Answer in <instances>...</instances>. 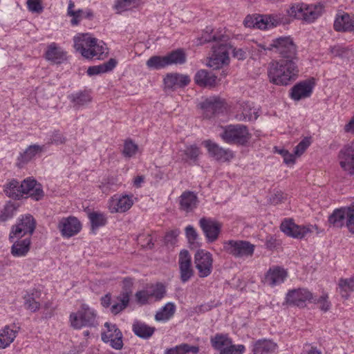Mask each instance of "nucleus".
Instances as JSON below:
<instances>
[{"instance_id": "obj_50", "label": "nucleus", "mask_w": 354, "mask_h": 354, "mask_svg": "<svg viewBox=\"0 0 354 354\" xmlns=\"http://www.w3.org/2000/svg\"><path fill=\"white\" fill-rule=\"evenodd\" d=\"M165 56H153L147 61V66L150 69H160L167 66Z\"/></svg>"}, {"instance_id": "obj_14", "label": "nucleus", "mask_w": 354, "mask_h": 354, "mask_svg": "<svg viewBox=\"0 0 354 354\" xmlns=\"http://www.w3.org/2000/svg\"><path fill=\"white\" fill-rule=\"evenodd\" d=\"M106 330L102 333V339L107 343L110 342L111 346L115 349H120L122 347V335L120 330L115 324L108 322L104 324Z\"/></svg>"}, {"instance_id": "obj_57", "label": "nucleus", "mask_w": 354, "mask_h": 354, "mask_svg": "<svg viewBox=\"0 0 354 354\" xmlns=\"http://www.w3.org/2000/svg\"><path fill=\"white\" fill-rule=\"evenodd\" d=\"M274 152L278 153L283 158L286 164H293L295 161V156L285 149L274 147Z\"/></svg>"}, {"instance_id": "obj_46", "label": "nucleus", "mask_w": 354, "mask_h": 354, "mask_svg": "<svg viewBox=\"0 0 354 354\" xmlns=\"http://www.w3.org/2000/svg\"><path fill=\"white\" fill-rule=\"evenodd\" d=\"M88 216L93 230L105 225L107 222L106 214L100 212H90Z\"/></svg>"}, {"instance_id": "obj_22", "label": "nucleus", "mask_w": 354, "mask_h": 354, "mask_svg": "<svg viewBox=\"0 0 354 354\" xmlns=\"http://www.w3.org/2000/svg\"><path fill=\"white\" fill-rule=\"evenodd\" d=\"M190 77L187 75L177 73H167L164 77L163 82L166 89L175 90L188 85Z\"/></svg>"}, {"instance_id": "obj_53", "label": "nucleus", "mask_w": 354, "mask_h": 354, "mask_svg": "<svg viewBox=\"0 0 354 354\" xmlns=\"http://www.w3.org/2000/svg\"><path fill=\"white\" fill-rule=\"evenodd\" d=\"M24 306L27 310L35 312L39 309L40 304L36 301L32 295L27 294L24 297Z\"/></svg>"}, {"instance_id": "obj_36", "label": "nucleus", "mask_w": 354, "mask_h": 354, "mask_svg": "<svg viewBox=\"0 0 354 354\" xmlns=\"http://www.w3.org/2000/svg\"><path fill=\"white\" fill-rule=\"evenodd\" d=\"M201 153L199 148L196 145L186 146L184 149L178 151L179 158L184 162L194 161L195 162Z\"/></svg>"}, {"instance_id": "obj_40", "label": "nucleus", "mask_w": 354, "mask_h": 354, "mask_svg": "<svg viewBox=\"0 0 354 354\" xmlns=\"http://www.w3.org/2000/svg\"><path fill=\"white\" fill-rule=\"evenodd\" d=\"M347 207L336 209L329 217V223L334 227H341L346 224Z\"/></svg>"}, {"instance_id": "obj_58", "label": "nucleus", "mask_w": 354, "mask_h": 354, "mask_svg": "<svg viewBox=\"0 0 354 354\" xmlns=\"http://www.w3.org/2000/svg\"><path fill=\"white\" fill-rule=\"evenodd\" d=\"M136 3V0H119L115 8L118 12H122L129 10Z\"/></svg>"}, {"instance_id": "obj_8", "label": "nucleus", "mask_w": 354, "mask_h": 354, "mask_svg": "<svg viewBox=\"0 0 354 354\" xmlns=\"http://www.w3.org/2000/svg\"><path fill=\"white\" fill-rule=\"evenodd\" d=\"M254 248V245L246 241L230 240L223 243L224 250L235 258L252 257Z\"/></svg>"}, {"instance_id": "obj_16", "label": "nucleus", "mask_w": 354, "mask_h": 354, "mask_svg": "<svg viewBox=\"0 0 354 354\" xmlns=\"http://www.w3.org/2000/svg\"><path fill=\"white\" fill-rule=\"evenodd\" d=\"M259 117V109L253 102L243 101L239 103L235 118L239 121L255 120Z\"/></svg>"}, {"instance_id": "obj_17", "label": "nucleus", "mask_w": 354, "mask_h": 354, "mask_svg": "<svg viewBox=\"0 0 354 354\" xmlns=\"http://www.w3.org/2000/svg\"><path fill=\"white\" fill-rule=\"evenodd\" d=\"M313 226L298 225L291 221H285L281 225V230L286 234L295 239H303L313 232Z\"/></svg>"}, {"instance_id": "obj_29", "label": "nucleus", "mask_w": 354, "mask_h": 354, "mask_svg": "<svg viewBox=\"0 0 354 354\" xmlns=\"http://www.w3.org/2000/svg\"><path fill=\"white\" fill-rule=\"evenodd\" d=\"M47 60L53 64H60L66 59V53L55 43H51L45 53Z\"/></svg>"}, {"instance_id": "obj_60", "label": "nucleus", "mask_w": 354, "mask_h": 354, "mask_svg": "<svg viewBox=\"0 0 354 354\" xmlns=\"http://www.w3.org/2000/svg\"><path fill=\"white\" fill-rule=\"evenodd\" d=\"M245 351V346L242 344H231L229 348L221 351L220 354H243Z\"/></svg>"}, {"instance_id": "obj_24", "label": "nucleus", "mask_w": 354, "mask_h": 354, "mask_svg": "<svg viewBox=\"0 0 354 354\" xmlns=\"http://www.w3.org/2000/svg\"><path fill=\"white\" fill-rule=\"evenodd\" d=\"M203 145L207 148L209 156L217 160L226 161L233 158V153L231 151L219 147L211 140H205L203 142Z\"/></svg>"}, {"instance_id": "obj_31", "label": "nucleus", "mask_w": 354, "mask_h": 354, "mask_svg": "<svg viewBox=\"0 0 354 354\" xmlns=\"http://www.w3.org/2000/svg\"><path fill=\"white\" fill-rule=\"evenodd\" d=\"M334 28L337 31L354 30V15L351 16L345 13L337 16L334 23Z\"/></svg>"}, {"instance_id": "obj_5", "label": "nucleus", "mask_w": 354, "mask_h": 354, "mask_svg": "<svg viewBox=\"0 0 354 354\" xmlns=\"http://www.w3.org/2000/svg\"><path fill=\"white\" fill-rule=\"evenodd\" d=\"M221 137L227 143L243 145L249 141L251 135L246 126L235 124L225 127Z\"/></svg>"}, {"instance_id": "obj_54", "label": "nucleus", "mask_w": 354, "mask_h": 354, "mask_svg": "<svg viewBox=\"0 0 354 354\" xmlns=\"http://www.w3.org/2000/svg\"><path fill=\"white\" fill-rule=\"evenodd\" d=\"M138 145L132 140H126L124 145L122 153L125 157L131 158L138 151Z\"/></svg>"}, {"instance_id": "obj_12", "label": "nucleus", "mask_w": 354, "mask_h": 354, "mask_svg": "<svg viewBox=\"0 0 354 354\" xmlns=\"http://www.w3.org/2000/svg\"><path fill=\"white\" fill-rule=\"evenodd\" d=\"M133 203L132 194L115 195L109 199L108 209L112 214L124 213L133 206Z\"/></svg>"}, {"instance_id": "obj_51", "label": "nucleus", "mask_w": 354, "mask_h": 354, "mask_svg": "<svg viewBox=\"0 0 354 354\" xmlns=\"http://www.w3.org/2000/svg\"><path fill=\"white\" fill-rule=\"evenodd\" d=\"M136 302L140 305H146L153 302L148 288L138 291L135 294Z\"/></svg>"}, {"instance_id": "obj_7", "label": "nucleus", "mask_w": 354, "mask_h": 354, "mask_svg": "<svg viewBox=\"0 0 354 354\" xmlns=\"http://www.w3.org/2000/svg\"><path fill=\"white\" fill-rule=\"evenodd\" d=\"M232 46L226 42H218L212 46V53L207 65L214 69H219L230 62L229 52Z\"/></svg>"}, {"instance_id": "obj_6", "label": "nucleus", "mask_w": 354, "mask_h": 354, "mask_svg": "<svg viewBox=\"0 0 354 354\" xmlns=\"http://www.w3.org/2000/svg\"><path fill=\"white\" fill-rule=\"evenodd\" d=\"M36 227V221L30 214L21 216L15 225H12L9 234V239H19L26 235L29 237L33 234Z\"/></svg>"}, {"instance_id": "obj_13", "label": "nucleus", "mask_w": 354, "mask_h": 354, "mask_svg": "<svg viewBox=\"0 0 354 354\" xmlns=\"http://www.w3.org/2000/svg\"><path fill=\"white\" fill-rule=\"evenodd\" d=\"M338 160L341 168L344 171L354 175V142L344 145L340 149Z\"/></svg>"}, {"instance_id": "obj_26", "label": "nucleus", "mask_w": 354, "mask_h": 354, "mask_svg": "<svg viewBox=\"0 0 354 354\" xmlns=\"http://www.w3.org/2000/svg\"><path fill=\"white\" fill-rule=\"evenodd\" d=\"M287 277L286 271L279 267H274L270 268L267 272L264 283L270 286H274L283 283Z\"/></svg>"}, {"instance_id": "obj_35", "label": "nucleus", "mask_w": 354, "mask_h": 354, "mask_svg": "<svg viewBox=\"0 0 354 354\" xmlns=\"http://www.w3.org/2000/svg\"><path fill=\"white\" fill-rule=\"evenodd\" d=\"M277 345L270 340H259L253 348L254 354H268L276 351Z\"/></svg>"}, {"instance_id": "obj_42", "label": "nucleus", "mask_w": 354, "mask_h": 354, "mask_svg": "<svg viewBox=\"0 0 354 354\" xmlns=\"http://www.w3.org/2000/svg\"><path fill=\"white\" fill-rule=\"evenodd\" d=\"M199 352V347L197 346H191L188 344H181L173 348L165 350L164 354H187L192 353L197 354Z\"/></svg>"}, {"instance_id": "obj_63", "label": "nucleus", "mask_w": 354, "mask_h": 354, "mask_svg": "<svg viewBox=\"0 0 354 354\" xmlns=\"http://www.w3.org/2000/svg\"><path fill=\"white\" fill-rule=\"evenodd\" d=\"M179 234L178 230H173L169 232H168L165 236V242L167 245H173L175 244L176 238L178 237Z\"/></svg>"}, {"instance_id": "obj_23", "label": "nucleus", "mask_w": 354, "mask_h": 354, "mask_svg": "<svg viewBox=\"0 0 354 354\" xmlns=\"http://www.w3.org/2000/svg\"><path fill=\"white\" fill-rule=\"evenodd\" d=\"M314 82L312 80H305L296 84L290 91V97L296 101L306 98L310 96Z\"/></svg>"}, {"instance_id": "obj_56", "label": "nucleus", "mask_w": 354, "mask_h": 354, "mask_svg": "<svg viewBox=\"0 0 354 354\" xmlns=\"http://www.w3.org/2000/svg\"><path fill=\"white\" fill-rule=\"evenodd\" d=\"M346 227L350 232L354 234V203L347 207Z\"/></svg>"}, {"instance_id": "obj_11", "label": "nucleus", "mask_w": 354, "mask_h": 354, "mask_svg": "<svg viewBox=\"0 0 354 354\" xmlns=\"http://www.w3.org/2000/svg\"><path fill=\"white\" fill-rule=\"evenodd\" d=\"M278 19L271 15H248L243 20V25L247 28L261 30L273 28L278 24Z\"/></svg>"}, {"instance_id": "obj_61", "label": "nucleus", "mask_w": 354, "mask_h": 354, "mask_svg": "<svg viewBox=\"0 0 354 354\" xmlns=\"http://www.w3.org/2000/svg\"><path fill=\"white\" fill-rule=\"evenodd\" d=\"M286 198V195H285L281 191H276L271 194L269 198V201L272 205H277L283 202Z\"/></svg>"}, {"instance_id": "obj_2", "label": "nucleus", "mask_w": 354, "mask_h": 354, "mask_svg": "<svg viewBox=\"0 0 354 354\" xmlns=\"http://www.w3.org/2000/svg\"><path fill=\"white\" fill-rule=\"evenodd\" d=\"M73 41L76 50L86 59H102L103 55L107 54L104 42L88 33H78L74 37Z\"/></svg>"}, {"instance_id": "obj_38", "label": "nucleus", "mask_w": 354, "mask_h": 354, "mask_svg": "<svg viewBox=\"0 0 354 354\" xmlns=\"http://www.w3.org/2000/svg\"><path fill=\"white\" fill-rule=\"evenodd\" d=\"M117 65V61L115 59H110L108 62L98 66H90L87 70L88 75H95L104 73L112 71Z\"/></svg>"}, {"instance_id": "obj_30", "label": "nucleus", "mask_w": 354, "mask_h": 354, "mask_svg": "<svg viewBox=\"0 0 354 354\" xmlns=\"http://www.w3.org/2000/svg\"><path fill=\"white\" fill-rule=\"evenodd\" d=\"M179 203L181 210L189 212L196 207L198 198L194 192H185L179 198Z\"/></svg>"}, {"instance_id": "obj_15", "label": "nucleus", "mask_w": 354, "mask_h": 354, "mask_svg": "<svg viewBox=\"0 0 354 354\" xmlns=\"http://www.w3.org/2000/svg\"><path fill=\"white\" fill-rule=\"evenodd\" d=\"M180 279L183 283H186L194 276L192 266V258L189 252L183 250L180 251L178 258Z\"/></svg>"}, {"instance_id": "obj_37", "label": "nucleus", "mask_w": 354, "mask_h": 354, "mask_svg": "<svg viewBox=\"0 0 354 354\" xmlns=\"http://www.w3.org/2000/svg\"><path fill=\"white\" fill-rule=\"evenodd\" d=\"M176 312V306L174 303L168 302L155 315V319L157 322H167L169 320Z\"/></svg>"}, {"instance_id": "obj_44", "label": "nucleus", "mask_w": 354, "mask_h": 354, "mask_svg": "<svg viewBox=\"0 0 354 354\" xmlns=\"http://www.w3.org/2000/svg\"><path fill=\"white\" fill-rule=\"evenodd\" d=\"M69 99L73 104V106L77 109L88 104L92 100L91 95L86 92H79L72 94L69 96Z\"/></svg>"}, {"instance_id": "obj_45", "label": "nucleus", "mask_w": 354, "mask_h": 354, "mask_svg": "<svg viewBox=\"0 0 354 354\" xmlns=\"http://www.w3.org/2000/svg\"><path fill=\"white\" fill-rule=\"evenodd\" d=\"M43 150V147L34 145L28 147L26 151L21 154L19 160L22 163H26L30 161L35 156L41 153Z\"/></svg>"}, {"instance_id": "obj_59", "label": "nucleus", "mask_w": 354, "mask_h": 354, "mask_svg": "<svg viewBox=\"0 0 354 354\" xmlns=\"http://www.w3.org/2000/svg\"><path fill=\"white\" fill-rule=\"evenodd\" d=\"M27 6L28 10L33 13H41L44 10L41 0H28Z\"/></svg>"}, {"instance_id": "obj_41", "label": "nucleus", "mask_w": 354, "mask_h": 354, "mask_svg": "<svg viewBox=\"0 0 354 354\" xmlns=\"http://www.w3.org/2000/svg\"><path fill=\"white\" fill-rule=\"evenodd\" d=\"M133 331L139 337L147 339L153 334L155 328L140 322H136L133 324Z\"/></svg>"}, {"instance_id": "obj_48", "label": "nucleus", "mask_w": 354, "mask_h": 354, "mask_svg": "<svg viewBox=\"0 0 354 354\" xmlns=\"http://www.w3.org/2000/svg\"><path fill=\"white\" fill-rule=\"evenodd\" d=\"M167 66L172 64H182L186 61V56L181 50H177L171 52L165 56Z\"/></svg>"}, {"instance_id": "obj_9", "label": "nucleus", "mask_w": 354, "mask_h": 354, "mask_svg": "<svg viewBox=\"0 0 354 354\" xmlns=\"http://www.w3.org/2000/svg\"><path fill=\"white\" fill-rule=\"evenodd\" d=\"M275 49L282 59L298 60L296 46L289 37H281L273 40L269 49Z\"/></svg>"}, {"instance_id": "obj_39", "label": "nucleus", "mask_w": 354, "mask_h": 354, "mask_svg": "<svg viewBox=\"0 0 354 354\" xmlns=\"http://www.w3.org/2000/svg\"><path fill=\"white\" fill-rule=\"evenodd\" d=\"M211 344L212 347L221 353L222 350L227 349L232 344V339L227 335L216 334L211 337Z\"/></svg>"}, {"instance_id": "obj_27", "label": "nucleus", "mask_w": 354, "mask_h": 354, "mask_svg": "<svg viewBox=\"0 0 354 354\" xmlns=\"http://www.w3.org/2000/svg\"><path fill=\"white\" fill-rule=\"evenodd\" d=\"M224 105V100L218 96H212L205 99L201 104V107L204 110L207 117L219 111Z\"/></svg>"}, {"instance_id": "obj_20", "label": "nucleus", "mask_w": 354, "mask_h": 354, "mask_svg": "<svg viewBox=\"0 0 354 354\" xmlns=\"http://www.w3.org/2000/svg\"><path fill=\"white\" fill-rule=\"evenodd\" d=\"M22 196L28 195L35 201L41 200L44 194L41 185L32 178H28L24 180L21 183Z\"/></svg>"}, {"instance_id": "obj_25", "label": "nucleus", "mask_w": 354, "mask_h": 354, "mask_svg": "<svg viewBox=\"0 0 354 354\" xmlns=\"http://www.w3.org/2000/svg\"><path fill=\"white\" fill-rule=\"evenodd\" d=\"M194 82L200 86L213 88L217 85V76L205 69H201L195 74Z\"/></svg>"}, {"instance_id": "obj_64", "label": "nucleus", "mask_w": 354, "mask_h": 354, "mask_svg": "<svg viewBox=\"0 0 354 354\" xmlns=\"http://www.w3.org/2000/svg\"><path fill=\"white\" fill-rule=\"evenodd\" d=\"M186 236L189 240V242L193 243L197 239L198 234L194 228L189 225L185 228Z\"/></svg>"}, {"instance_id": "obj_62", "label": "nucleus", "mask_w": 354, "mask_h": 354, "mask_svg": "<svg viewBox=\"0 0 354 354\" xmlns=\"http://www.w3.org/2000/svg\"><path fill=\"white\" fill-rule=\"evenodd\" d=\"M310 145V142L307 138L302 140L295 148V156H300L306 150Z\"/></svg>"}, {"instance_id": "obj_49", "label": "nucleus", "mask_w": 354, "mask_h": 354, "mask_svg": "<svg viewBox=\"0 0 354 354\" xmlns=\"http://www.w3.org/2000/svg\"><path fill=\"white\" fill-rule=\"evenodd\" d=\"M153 301L161 300L166 295V288L162 283H156L147 287Z\"/></svg>"}, {"instance_id": "obj_34", "label": "nucleus", "mask_w": 354, "mask_h": 354, "mask_svg": "<svg viewBox=\"0 0 354 354\" xmlns=\"http://www.w3.org/2000/svg\"><path fill=\"white\" fill-rule=\"evenodd\" d=\"M130 292L128 290L122 291L117 297V302L111 307V312L114 315H117L124 309H125L129 303Z\"/></svg>"}, {"instance_id": "obj_55", "label": "nucleus", "mask_w": 354, "mask_h": 354, "mask_svg": "<svg viewBox=\"0 0 354 354\" xmlns=\"http://www.w3.org/2000/svg\"><path fill=\"white\" fill-rule=\"evenodd\" d=\"M313 302L319 305V308L324 312H327L330 308V302L328 301V296L324 293L317 299H314Z\"/></svg>"}, {"instance_id": "obj_18", "label": "nucleus", "mask_w": 354, "mask_h": 354, "mask_svg": "<svg viewBox=\"0 0 354 354\" xmlns=\"http://www.w3.org/2000/svg\"><path fill=\"white\" fill-rule=\"evenodd\" d=\"M313 299V294L303 288L290 290L286 295V302L288 304L301 308L306 306V301H310Z\"/></svg>"}, {"instance_id": "obj_3", "label": "nucleus", "mask_w": 354, "mask_h": 354, "mask_svg": "<svg viewBox=\"0 0 354 354\" xmlns=\"http://www.w3.org/2000/svg\"><path fill=\"white\" fill-rule=\"evenodd\" d=\"M324 10V6L322 3L310 5L298 3L292 5L288 10V13L290 17L312 23L322 15Z\"/></svg>"}, {"instance_id": "obj_19", "label": "nucleus", "mask_w": 354, "mask_h": 354, "mask_svg": "<svg viewBox=\"0 0 354 354\" xmlns=\"http://www.w3.org/2000/svg\"><path fill=\"white\" fill-rule=\"evenodd\" d=\"M57 227L63 236L68 238L77 234L80 231L82 225L77 218L68 216L62 218Z\"/></svg>"}, {"instance_id": "obj_28", "label": "nucleus", "mask_w": 354, "mask_h": 354, "mask_svg": "<svg viewBox=\"0 0 354 354\" xmlns=\"http://www.w3.org/2000/svg\"><path fill=\"white\" fill-rule=\"evenodd\" d=\"M12 242H13V244L10 249V253L13 257H25L30 251L31 245L30 237H27L22 240L19 239L17 241L13 239Z\"/></svg>"}, {"instance_id": "obj_52", "label": "nucleus", "mask_w": 354, "mask_h": 354, "mask_svg": "<svg viewBox=\"0 0 354 354\" xmlns=\"http://www.w3.org/2000/svg\"><path fill=\"white\" fill-rule=\"evenodd\" d=\"M17 207L14 203H6L0 213V221L4 222L12 218L14 216Z\"/></svg>"}, {"instance_id": "obj_32", "label": "nucleus", "mask_w": 354, "mask_h": 354, "mask_svg": "<svg viewBox=\"0 0 354 354\" xmlns=\"http://www.w3.org/2000/svg\"><path fill=\"white\" fill-rule=\"evenodd\" d=\"M17 334V329L6 326L0 330V349L7 348L13 342Z\"/></svg>"}, {"instance_id": "obj_4", "label": "nucleus", "mask_w": 354, "mask_h": 354, "mask_svg": "<svg viewBox=\"0 0 354 354\" xmlns=\"http://www.w3.org/2000/svg\"><path fill=\"white\" fill-rule=\"evenodd\" d=\"M69 322L75 329L95 327L97 324V314L94 309L86 304H82L77 312L71 313Z\"/></svg>"}, {"instance_id": "obj_21", "label": "nucleus", "mask_w": 354, "mask_h": 354, "mask_svg": "<svg viewBox=\"0 0 354 354\" xmlns=\"http://www.w3.org/2000/svg\"><path fill=\"white\" fill-rule=\"evenodd\" d=\"M199 224L208 241L214 242L218 239L221 227L218 222L211 218H202Z\"/></svg>"}, {"instance_id": "obj_1", "label": "nucleus", "mask_w": 354, "mask_h": 354, "mask_svg": "<svg viewBox=\"0 0 354 354\" xmlns=\"http://www.w3.org/2000/svg\"><path fill=\"white\" fill-rule=\"evenodd\" d=\"M298 60L281 59L270 62L268 67V76L271 83L278 86H287L295 82L299 75Z\"/></svg>"}, {"instance_id": "obj_33", "label": "nucleus", "mask_w": 354, "mask_h": 354, "mask_svg": "<svg viewBox=\"0 0 354 354\" xmlns=\"http://www.w3.org/2000/svg\"><path fill=\"white\" fill-rule=\"evenodd\" d=\"M338 288L342 297L348 299L351 293L354 292V275L350 278L339 279Z\"/></svg>"}, {"instance_id": "obj_10", "label": "nucleus", "mask_w": 354, "mask_h": 354, "mask_svg": "<svg viewBox=\"0 0 354 354\" xmlns=\"http://www.w3.org/2000/svg\"><path fill=\"white\" fill-rule=\"evenodd\" d=\"M194 264L198 276L201 278L207 277L212 273L213 268L212 254L205 250H198L194 255Z\"/></svg>"}, {"instance_id": "obj_47", "label": "nucleus", "mask_w": 354, "mask_h": 354, "mask_svg": "<svg viewBox=\"0 0 354 354\" xmlns=\"http://www.w3.org/2000/svg\"><path fill=\"white\" fill-rule=\"evenodd\" d=\"M75 3L73 1H69L67 9V14L72 17L71 23L73 26H77L84 18V10L82 9L74 10Z\"/></svg>"}, {"instance_id": "obj_43", "label": "nucleus", "mask_w": 354, "mask_h": 354, "mask_svg": "<svg viewBox=\"0 0 354 354\" xmlns=\"http://www.w3.org/2000/svg\"><path fill=\"white\" fill-rule=\"evenodd\" d=\"M6 194L12 198L19 199L22 197L21 184L16 180H12L4 186Z\"/></svg>"}]
</instances>
